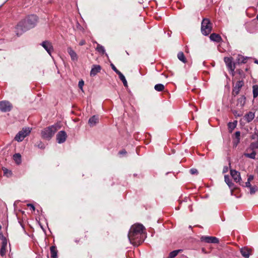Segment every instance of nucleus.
Returning a JSON list of instances; mask_svg holds the SVG:
<instances>
[{"label":"nucleus","mask_w":258,"mask_h":258,"mask_svg":"<svg viewBox=\"0 0 258 258\" xmlns=\"http://www.w3.org/2000/svg\"><path fill=\"white\" fill-rule=\"evenodd\" d=\"M145 227L142 224H135L130 228L128 238L133 245L138 246L144 241L143 233Z\"/></svg>","instance_id":"nucleus-1"},{"label":"nucleus","mask_w":258,"mask_h":258,"mask_svg":"<svg viewBox=\"0 0 258 258\" xmlns=\"http://www.w3.org/2000/svg\"><path fill=\"white\" fill-rule=\"evenodd\" d=\"M38 22V18L36 15L28 16L25 20L21 21L16 27L17 32L22 33L31 28L34 27Z\"/></svg>","instance_id":"nucleus-2"},{"label":"nucleus","mask_w":258,"mask_h":258,"mask_svg":"<svg viewBox=\"0 0 258 258\" xmlns=\"http://www.w3.org/2000/svg\"><path fill=\"white\" fill-rule=\"evenodd\" d=\"M60 128V125L58 124H55L45 128L41 131V137L44 139L49 140L53 137L55 133Z\"/></svg>","instance_id":"nucleus-3"},{"label":"nucleus","mask_w":258,"mask_h":258,"mask_svg":"<svg viewBox=\"0 0 258 258\" xmlns=\"http://www.w3.org/2000/svg\"><path fill=\"white\" fill-rule=\"evenodd\" d=\"M212 29V24L208 19L205 18L201 24V32L204 35H209Z\"/></svg>","instance_id":"nucleus-4"},{"label":"nucleus","mask_w":258,"mask_h":258,"mask_svg":"<svg viewBox=\"0 0 258 258\" xmlns=\"http://www.w3.org/2000/svg\"><path fill=\"white\" fill-rule=\"evenodd\" d=\"M31 131V128L28 127H23L18 132L15 137V140L18 142H22L24 138L28 136Z\"/></svg>","instance_id":"nucleus-5"},{"label":"nucleus","mask_w":258,"mask_h":258,"mask_svg":"<svg viewBox=\"0 0 258 258\" xmlns=\"http://www.w3.org/2000/svg\"><path fill=\"white\" fill-rule=\"evenodd\" d=\"M201 241L208 243H218L219 240L216 237L202 236L200 238Z\"/></svg>","instance_id":"nucleus-6"},{"label":"nucleus","mask_w":258,"mask_h":258,"mask_svg":"<svg viewBox=\"0 0 258 258\" xmlns=\"http://www.w3.org/2000/svg\"><path fill=\"white\" fill-rule=\"evenodd\" d=\"M12 105L8 101H3L0 102V110L3 112H7L11 110Z\"/></svg>","instance_id":"nucleus-7"},{"label":"nucleus","mask_w":258,"mask_h":258,"mask_svg":"<svg viewBox=\"0 0 258 258\" xmlns=\"http://www.w3.org/2000/svg\"><path fill=\"white\" fill-rule=\"evenodd\" d=\"M41 45L46 50L48 53L51 55V52L53 50L51 43L48 41H44L41 43Z\"/></svg>","instance_id":"nucleus-8"},{"label":"nucleus","mask_w":258,"mask_h":258,"mask_svg":"<svg viewBox=\"0 0 258 258\" xmlns=\"http://www.w3.org/2000/svg\"><path fill=\"white\" fill-rule=\"evenodd\" d=\"M67 137L66 133L63 131H61L56 135V141L59 144L62 143L66 141Z\"/></svg>","instance_id":"nucleus-9"},{"label":"nucleus","mask_w":258,"mask_h":258,"mask_svg":"<svg viewBox=\"0 0 258 258\" xmlns=\"http://www.w3.org/2000/svg\"><path fill=\"white\" fill-rule=\"evenodd\" d=\"M224 61L228 68L231 71H234L235 69V64L232 62L231 57H226L224 58Z\"/></svg>","instance_id":"nucleus-10"},{"label":"nucleus","mask_w":258,"mask_h":258,"mask_svg":"<svg viewBox=\"0 0 258 258\" xmlns=\"http://www.w3.org/2000/svg\"><path fill=\"white\" fill-rule=\"evenodd\" d=\"M244 83L242 81H238L236 84L235 87H234L232 91V94L234 96L237 95L240 91V88L242 87V86L243 85Z\"/></svg>","instance_id":"nucleus-11"},{"label":"nucleus","mask_w":258,"mask_h":258,"mask_svg":"<svg viewBox=\"0 0 258 258\" xmlns=\"http://www.w3.org/2000/svg\"><path fill=\"white\" fill-rule=\"evenodd\" d=\"M230 174L231 176L234 179V181L236 182H238L241 180L240 173L235 170H230Z\"/></svg>","instance_id":"nucleus-12"},{"label":"nucleus","mask_w":258,"mask_h":258,"mask_svg":"<svg viewBox=\"0 0 258 258\" xmlns=\"http://www.w3.org/2000/svg\"><path fill=\"white\" fill-rule=\"evenodd\" d=\"M99 122V116L94 115L89 118L88 124L91 127L95 126Z\"/></svg>","instance_id":"nucleus-13"},{"label":"nucleus","mask_w":258,"mask_h":258,"mask_svg":"<svg viewBox=\"0 0 258 258\" xmlns=\"http://www.w3.org/2000/svg\"><path fill=\"white\" fill-rule=\"evenodd\" d=\"M68 53L70 54L71 59L73 61H77L78 60V55L77 53L73 50L71 47H68L67 49Z\"/></svg>","instance_id":"nucleus-14"},{"label":"nucleus","mask_w":258,"mask_h":258,"mask_svg":"<svg viewBox=\"0 0 258 258\" xmlns=\"http://www.w3.org/2000/svg\"><path fill=\"white\" fill-rule=\"evenodd\" d=\"M101 68L99 65H93L90 72L91 76H95L97 73L100 72Z\"/></svg>","instance_id":"nucleus-15"},{"label":"nucleus","mask_w":258,"mask_h":258,"mask_svg":"<svg viewBox=\"0 0 258 258\" xmlns=\"http://www.w3.org/2000/svg\"><path fill=\"white\" fill-rule=\"evenodd\" d=\"M210 38L212 41L219 42L222 40L221 37L218 34L212 33L210 36Z\"/></svg>","instance_id":"nucleus-16"},{"label":"nucleus","mask_w":258,"mask_h":258,"mask_svg":"<svg viewBox=\"0 0 258 258\" xmlns=\"http://www.w3.org/2000/svg\"><path fill=\"white\" fill-rule=\"evenodd\" d=\"M240 253L241 255L245 258L249 257L250 254V250L246 247L242 248L240 249Z\"/></svg>","instance_id":"nucleus-17"},{"label":"nucleus","mask_w":258,"mask_h":258,"mask_svg":"<svg viewBox=\"0 0 258 258\" xmlns=\"http://www.w3.org/2000/svg\"><path fill=\"white\" fill-rule=\"evenodd\" d=\"M254 117V113L252 112H249L245 115L244 118L247 122H250Z\"/></svg>","instance_id":"nucleus-18"},{"label":"nucleus","mask_w":258,"mask_h":258,"mask_svg":"<svg viewBox=\"0 0 258 258\" xmlns=\"http://www.w3.org/2000/svg\"><path fill=\"white\" fill-rule=\"evenodd\" d=\"M51 256L52 258H57V251L55 246H52L50 248Z\"/></svg>","instance_id":"nucleus-19"},{"label":"nucleus","mask_w":258,"mask_h":258,"mask_svg":"<svg viewBox=\"0 0 258 258\" xmlns=\"http://www.w3.org/2000/svg\"><path fill=\"white\" fill-rule=\"evenodd\" d=\"M251 151H252V152L251 153H248V152H246L244 153V156L247 158L254 159L255 158V156L256 154V152L254 150H251Z\"/></svg>","instance_id":"nucleus-20"},{"label":"nucleus","mask_w":258,"mask_h":258,"mask_svg":"<svg viewBox=\"0 0 258 258\" xmlns=\"http://www.w3.org/2000/svg\"><path fill=\"white\" fill-rule=\"evenodd\" d=\"M256 149H258V141L251 143L249 147L246 150V152H249Z\"/></svg>","instance_id":"nucleus-21"},{"label":"nucleus","mask_w":258,"mask_h":258,"mask_svg":"<svg viewBox=\"0 0 258 258\" xmlns=\"http://www.w3.org/2000/svg\"><path fill=\"white\" fill-rule=\"evenodd\" d=\"M95 43L97 44V47L96 48V50L100 54H103L105 52V50L104 47L101 45L97 43L96 42Z\"/></svg>","instance_id":"nucleus-22"},{"label":"nucleus","mask_w":258,"mask_h":258,"mask_svg":"<svg viewBox=\"0 0 258 258\" xmlns=\"http://www.w3.org/2000/svg\"><path fill=\"white\" fill-rule=\"evenodd\" d=\"M245 103V98L243 96H241L237 100V105L241 107H242Z\"/></svg>","instance_id":"nucleus-23"},{"label":"nucleus","mask_w":258,"mask_h":258,"mask_svg":"<svg viewBox=\"0 0 258 258\" xmlns=\"http://www.w3.org/2000/svg\"><path fill=\"white\" fill-rule=\"evenodd\" d=\"M181 251H182V249H178L172 251L170 252L169 255L167 258H174L179 253V252Z\"/></svg>","instance_id":"nucleus-24"},{"label":"nucleus","mask_w":258,"mask_h":258,"mask_svg":"<svg viewBox=\"0 0 258 258\" xmlns=\"http://www.w3.org/2000/svg\"><path fill=\"white\" fill-rule=\"evenodd\" d=\"M237 124V121H235L233 122H229L228 124V128L230 132H232V131L236 127Z\"/></svg>","instance_id":"nucleus-25"},{"label":"nucleus","mask_w":258,"mask_h":258,"mask_svg":"<svg viewBox=\"0 0 258 258\" xmlns=\"http://www.w3.org/2000/svg\"><path fill=\"white\" fill-rule=\"evenodd\" d=\"M164 88V86L162 84H158L154 86L155 90L159 92L163 91Z\"/></svg>","instance_id":"nucleus-26"},{"label":"nucleus","mask_w":258,"mask_h":258,"mask_svg":"<svg viewBox=\"0 0 258 258\" xmlns=\"http://www.w3.org/2000/svg\"><path fill=\"white\" fill-rule=\"evenodd\" d=\"M177 57L182 62H183L184 63L186 62V58H185L184 55L182 52H179L178 53Z\"/></svg>","instance_id":"nucleus-27"},{"label":"nucleus","mask_w":258,"mask_h":258,"mask_svg":"<svg viewBox=\"0 0 258 258\" xmlns=\"http://www.w3.org/2000/svg\"><path fill=\"white\" fill-rule=\"evenodd\" d=\"M240 132L238 131L235 133V137L236 140L234 141V144H235V146H237V145L240 142Z\"/></svg>","instance_id":"nucleus-28"},{"label":"nucleus","mask_w":258,"mask_h":258,"mask_svg":"<svg viewBox=\"0 0 258 258\" xmlns=\"http://www.w3.org/2000/svg\"><path fill=\"white\" fill-rule=\"evenodd\" d=\"M118 76H119V79L122 81L124 86L125 87H127V81H126L124 75L122 73H120V74H119Z\"/></svg>","instance_id":"nucleus-29"},{"label":"nucleus","mask_w":258,"mask_h":258,"mask_svg":"<svg viewBox=\"0 0 258 258\" xmlns=\"http://www.w3.org/2000/svg\"><path fill=\"white\" fill-rule=\"evenodd\" d=\"M13 158L17 164H20L21 163V159L20 154H15L14 155Z\"/></svg>","instance_id":"nucleus-30"},{"label":"nucleus","mask_w":258,"mask_h":258,"mask_svg":"<svg viewBox=\"0 0 258 258\" xmlns=\"http://www.w3.org/2000/svg\"><path fill=\"white\" fill-rule=\"evenodd\" d=\"M224 179L225 182L227 184L229 187H232L233 186V183L231 181L228 175H225Z\"/></svg>","instance_id":"nucleus-31"},{"label":"nucleus","mask_w":258,"mask_h":258,"mask_svg":"<svg viewBox=\"0 0 258 258\" xmlns=\"http://www.w3.org/2000/svg\"><path fill=\"white\" fill-rule=\"evenodd\" d=\"M237 61L238 63H245L246 62V58H245L242 55H238L237 58Z\"/></svg>","instance_id":"nucleus-32"},{"label":"nucleus","mask_w":258,"mask_h":258,"mask_svg":"<svg viewBox=\"0 0 258 258\" xmlns=\"http://www.w3.org/2000/svg\"><path fill=\"white\" fill-rule=\"evenodd\" d=\"M253 95L254 98L258 96V86L256 85L253 86Z\"/></svg>","instance_id":"nucleus-33"},{"label":"nucleus","mask_w":258,"mask_h":258,"mask_svg":"<svg viewBox=\"0 0 258 258\" xmlns=\"http://www.w3.org/2000/svg\"><path fill=\"white\" fill-rule=\"evenodd\" d=\"M249 188L251 195L254 194L257 190V188L256 186H251Z\"/></svg>","instance_id":"nucleus-34"},{"label":"nucleus","mask_w":258,"mask_h":258,"mask_svg":"<svg viewBox=\"0 0 258 258\" xmlns=\"http://www.w3.org/2000/svg\"><path fill=\"white\" fill-rule=\"evenodd\" d=\"M6 252V247L2 246L0 250V254L2 256L5 255Z\"/></svg>","instance_id":"nucleus-35"},{"label":"nucleus","mask_w":258,"mask_h":258,"mask_svg":"<svg viewBox=\"0 0 258 258\" xmlns=\"http://www.w3.org/2000/svg\"><path fill=\"white\" fill-rule=\"evenodd\" d=\"M3 171H4V174L6 175L8 177L11 176L12 174L11 171L8 170L6 168L4 169Z\"/></svg>","instance_id":"nucleus-36"},{"label":"nucleus","mask_w":258,"mask_h":258,"mask_svg":"<svg viewBox=\"0 0 258 258\" xmlns=\"http://www.w3.org/2000/svg\"><path fill=\"white\" fill-rule=\"evenodd\" d=\"M36 146L40 149H44L45 148L44 144L41 141H39L37 143V144L36 145Z\"/></svg>","instance_id":"nucleus-37"},{"label":"nucleus","mask_w":258,"mask_h":258,"mask_svg":"<svg viewBox=\"0 0 258 258\" xmlns=\"http://www.w3.org/2000/svg\"><path fill=\"white\" fill-rule=\"evenodd\" d=\"M111 67L112 69L117 74L119 75V74L121 73L120 71H119L114 66V64H111Z\"/></svg>","instance_id":"nucleus-38"},{"label":"nucleus","mask_w":258,"mask_h":258,"mask_svg":"<svg viewBox=\"0 0 258 258\" xmlns=\"http://www.w3.org/2000/svg\"><path fill=\"white\" fill-rule=\"evenodd\" d=\"M232 113L234 115V116L236 117L241 116L242 115L241 113H239L238 111L236 110H233Z\"/></svg>","instance_id":"nucleus-39"},{"label":"nucleus","mask_w":258,"mask_h":258,"mask_svg":"<svg viewBox=\"0 0 258 258\" xmlns=\"http://www.w3.org/2000/svg\"><path fill=\"white\" fill-rule=\"evenodd\" d=\"M84 85V82L83 80H81L79 82L78 86L83 91V87Z\"/></svg>","instance_id":"nucleus-40"},{"label":"nucleus","mask_w":258,"mask_h":258,"mask_svg":"<svg viewBox=\"0 0 258 258\" xmlns=\"http://www.w3.org/2000/svg\"><path fill=\"white\" fill-rule=\"evenodd\" d=\"M189 171L191 174H197L198 173V170L195 168L191 169Z\"/></svg>","instance_id":"nucleus-41"},{"label":"nucleus","mask_w":258,"mask_h":258,"mask_svg":"<svg viewBox=\"0 0 258 258\" xmlns=\"http://www.w3.org/2000/svg\"><path fill=\"white\" fill-rule=\"evenodd\" d=\"M7 241L6 238H4L3 239L2 246L7 247Z\"/></svg>","instance_id":"nucleus-42"},{"label":"nucleus","mask_w":258,"mask_h":258,"mask_svg":"<svg viewBox=\"0 0 258 258\" xmlns=\"http://www.w3.org/2000/svg\"><path fill=\"white\" fill-rule=\"evenodd\" d=\"M27 206L30 207L33 211H35V208L33 204H27Z\"/></svg>","instance_id":"nucleus-43"},{"label":"nucleus","mask_w":258,"mask_h":258,"mask_svg":"<svg viewBox=\"0 0 258 258\" xmlns=\"http://www.w3.org/2000/svg\"><path fill=\"white\" fill-rule=\"evenodd\" d=\"M254 178V177L253 175H250L248 176V179H247V181H251V180H252Z\"/></svg>","instance_id":"nucleus-44"},{"label":"nucleus","mask_w":258,"mask_h":258,"mask_svg":"<svg viewBox=\"0 0 258 258\" xmlns=\"http://www.w3.org/2000/svg\"><path fill=\"white\" fill-rule=\"evenodd\" d=\"M245 186L249 188L251 186L250 181H247L245 182Z\"/></svg>","instance_id":"nucleus-45"},{"label":"nucleus","mask_w":258,"mask_h":258,"mask_svg":"<svg viewBox=\"0 0 258 258\" xmlns=\"http://www.w3.org/2000/svg\"><path fill=\"white\" fill-rule=\"evenodd\" d=\"M85 44V41L84 40H81L80 42H79V44L80 45H83Z\"/></svg>","instance_id":"nucleus-46"},{"label":"nucleus","mask_w":258,"mask_h":258,"mask_svg":"<svg viewBox=\"0 0 258 258\" xmlns=\"http://www.w3.org/2000/svg\"><path fill=\"white\" fill-rule=\"evenodd\" d=\"M119 153L120 154H125L126 153V151H124V150H122V151H120Z\"/></svg>","instance_id":"nucleus-47"},{"label":"nucleus","mask_w":258,"mask_h":258,"mask_svg":"<svg viewBox=\"0 0 258 258\" xmlns=\"http://www.w3.org/2000/svg\"><path fill=\"white\" fill-rule=\"evenodd\" d=\"M254 62H255V63H257V64H258V60H255L254 61Z\"/></svg>","instance_id":"nucleus-48"},{"label":"nucleus","mask_w":258,"mask_h":258,"mask_svg":"<svg viewBox=\"0 0 258 258\" xmlns=\"http://www.w3.org/2000/svg\"><path fill=\"white\" fill-rule=\"evenodd\" d=\"M227 170V168H226V169H224V172H225Z\"/></svg>","instance_id":"nucleus-49"},{"label":"nucleus","mask_w":258,"mask_h":258,"mask_svg":"<svg viewBox=\"0 0 258 258\" xmlns=\"http://www.w3.org/2000/svg\"><path fill=\"white\" fill-rule=\"evenodd\" d=\"M105 55H106L107 56H108V55H107V53H105Z\"/></svg>","instance_id":"nucleus-50"},{"label":"nucleus","mask_w":258,"mask_h":258,"mask_svg":"<svg viewBox=\"0 0 258 258\" xmlns=\"http://www.w3.org/2000/svg\"><path fill=\"white\" fill-rule=\"evenodd\" d=\"M256 18L258 20V15L257 16Z\"/></svg>","instance_id":"nucleus-51"},{"label":"nucleus","mask_w":258,"mask_h":258,"mask_svg":"<svg viewBox=\"0 0 258 258\" xmlns=\"http://www.w3.org/2000/svg\"><path fill=\"white\" fill-rule=\"evenodd\" d=\"M1 228H2V227H1V226L0 225V230L1 229Z\"/></svg>","instance_id":"nucleus-52"}]
</instances>
